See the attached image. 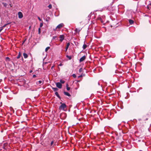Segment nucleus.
Listing matches in <instances>:
<instances>
[{
	"mask_svg": "<svg viewBox=\"0 0 151 151\" xmlns=\"http://www.w3.org/2000/svg\"><path fill=\"white\" fill-rule=\"evenodd\" d=\"M9 24V23H8V24H4V25L2 27V28H3V27H5L6 26V25H7V24Z\"/></svg>",
	"mask_w": 151,
	"mask_h": 151,
	"instance_id": "nucleus-24",
	"label": "nucleus"
},
{
	"mask_svg": "<svg viewBox=\"0 0 151 151\" xmlns=\"http://www.w3.org/2000/svg\"><path fill=\"white\" fill-rule=\"evenodd\" d=\"M37 18H38V19L39 20V21H41V20H42L41 19H40V18L39 17H38Z\"/></svg>",
	"mask_w": 151,
	"mask_h": 151,
	"instance_id": "nucleus-30",
	"label": "nucleus"
},
{
	"mask_svg": "<svg viewBox=\"0 0 151 151\" xmlns=\"http://www.w3.org/2000/svg\"><path fill=\"white\" fill-rule=\"evenodd\" d=\"M64 26V24L63 23H61L58 25L57 27V28L58 29H60Z\"/></svg>",
	"mask_w": 151,
	"mask_h": 151,
	"instance_id": "nucleus-3",
	"label": "nucleus"
},
{
	"mask_svg": "<svg viewBox=\"0 0 151 151\" xmlns=\"http://www.w3.org/2000/svg\"><path fill=\"white\" fill-rule=\"evenodd\" d=\"M63 93L64 95L67 96H71L70 94L68 92L64 91Z\"/></svg>",
	"mask_w": 151,
	"mask_h": 151,
	"instance_id": "nucleus-7",
	"label": "nucleus"
},
{
	"mask_svg": "<svg viewBox=\"0 0 151 151\" xmlns=\"http://www.w3.org/2000/svg\"><path fill=\"white\" fill-rule=\"evenodd\" d=\"M57 29H58V28H57V27L55 29H54V30L55 31H56L57 30Z\"/></svg>",
	"mask_w": 151,
	"mask_h": 151,
	"instance_id": "nucleus-31",
	"label": "nucleus"
},
{
	"mask_svg": "<svg viewBox=\"0 0 151 151\" xmlns=\"http://www.w3.org/2000/svg\"><path fill=\"white\" fill-rule=\"evenodd\" d=\"M129 22L130 23V24H133L134 22V21L133 20H131V19H129Z\"/></svg>",
	"mask_w": 151,
	"mask_h": 151,
	"instance_id": "nucleus-9",
	"label": "nucleus"
},
{
	"mask_svg": "<svg viewBox=\"0 0 151 151\" xmlns=\"http://www.w3.org/2000/svg\"><path fill=\"white\" fill-rule=\"evenodd\" d=\"M59 38H60V41L62 42L63 40L65 38V36L63 35H60Z\"/></svg>",
	"mask_w": 151,
	"mask_h": 151,
	"instance_id": "nucleus-4",
	"label": "nucleus"
},
{
	"mask_svg": "<svg viewBox=\"0 0 151 151\" xmlns=\"http://www.w3.org/2000/svg\"><path fill=\"white\" fill-rule=\"evenodd\" d=\"M3 4L4 6H5V7H6L7 5V4L6 3H3Z\"/></svg>",
	"mask_w": 151,
	"mask_h": 151,
	"instance_id": "nucleus-22",
	"label": "nucleus"
},
{
	"mask_svg": "<svg viewBox=\"0 0 151 151\" xmlns=\"http://www.w3.org/2000/svg\"><path fill=\"white\" fill-rule=\"evenodd\" d=\"M60 103L61 104L59 106V109L64 110V109L66 108V104L64 103H62L61 102H60Z\"/></svg>",
	"mask_w": 151,
	"mask_h": 151,
	"instance_id": "nucleus-1",
	"label": "nucleus"
},
{
	"mask_svg": "<svg viewBox=\"0 0 151 151\" xmlns=\"http://www.w3.org/2000/svg\"><path fill=\"white\" fill-rule=\"evenodd\" d=\"M60 83H65V81L61 79L60 80Z\"/></svg>",
	"mask_w": 151,
	"mask_h": 151,
	"instance_id": "nucleus-16",
	"label": "nucleus"
},
{
	"mask_svg": "<svg viewBox=\"0 0 151 151\" xmlns=\"http://www.w3.org/2000/svg\"><path fill=\"white\" fill-rule=\"evenodd\" d=\"M50 48V47H47L45 49V51L46 52H47L48 50Z\"/></svg>",
	"mask_w": 151,
	"mask_h": 151,
	"instance_id": "nucleus-17",
	"label": "nucleus"
},
{
	"mask_svg": "<svg viewBox=\"0 0 151 151\" xmlns=\"http://www.w3.org/2000/svg\"><path fill=\"white\" fill-rule=\"evenodd\" d=\"M32 70H31L30 71V73H32Z\"/></svg>",
	"mask_w": 151,
	"mask_h": 151,
	"instance_id": "nucleus-39",
	"label": "nucleus"
},
{
	"mask_svg": "<svg viewBox=\"0 0 151 151\" xmlns=\"http://www.w3.org/2000/svg\"><path fill=\"white\" fill-rule=\"evenodd\" d=\"M18 15L19 19H21L23 17V14L21 12H18Z\"/></svg>",
	"mask_w": 151,
	"mask_h": 151,
	"instance_id": "nucleus-2",
	"label": "nucleus"
},
{
	"mask_svg": "<svg viewBox=\"0 0 151 151\" xmlns=\"http://www.w3.org/2000/svg\"><path fill=\"white\" fill-rule=\"evenodd\" d=\"M81 76H79V77H81Z\"/></svg>",
	"mask_w": 151,
	"mask_h": 151,
	"instance_id": "nucleus-42",
	"label": "nucleus"
},
{
	"mask_svg": "<svg viewBox=\"0 0 151 151\" xmlns=\"http://www.w3.org/2000/svg\"><path fill=\"white\" fill-rule=\"evenodd\" d=\"M63 65L62 64V63H60L59 65V66H62V65Z\"/></svg>",
	"mask_w": 151,
	"mask_h": 151,
	"instance_id": "nucleus-35",
	"label": "nucleus"
},
{
	"mask_svg": "<svg viewBox=\"0 0 151 151\" xmlns=\"http://www.w3.org/2000/svg\"><path fill=\"white\" fill-rule=\"evenodd\" d=\"M81 70H82V68H80V69H79V72H81Z\"/></svg>",
	"mask_w": 151,
	"mask_h": 151,
	"instance_id": "nucleus-36",
	"label": "nucleus"
},
{
	"mask_svg": "<svg viewBox=\"0 0 151 151\" xmlns=\"http://www.w3.org/2000/svg\"><path fill=\"white\" fill-rule=\"evenodd\" d=\"M54 143V142L53 141H52L50 143V145L51 146H52Z\"/></svg>",
	"mask_w": 151,
	"mask_h": 151,
	"instance_id": "nucleus-29",
	"label": "nucleus"
},
{
	"mask_svg": "<svg viewBox=\"0 0 151 151\" xmlns=\"http://www.w3.org/2000/svg\"><path fill=\"white\" fill-rule=\"evenodd\" d=\"M52 89L54 91H57L58 90V89L57 88H52Z\"/></svg>",
	"mask_w": 151,
	"mask_h": 151,
	"instance_id": "nucleus-13",
	"label": "nucleus"
},
{
	"mask_svg": "<svg viewBox=\"0 0 151 151\" xmlns=\"http://www.w3.org/2000/svg\"><path fill=\"white\" fill-rule=\"evenodd\" d=\"M23 55L24 58H27L28 57V55L26 53H23Z\"/></svg>",
	"mask_w": 151,
	"mask_h": 151,
	"instance_id": "nucleus-8",
	"label": "nucleus"
},
{
	"mask_svg": "<svg viewBox=\"0 0 151 151\" xmlns=\"http://www.w3.org/2000/svg\"><path fill=\"white\" fill-rule=\"evenodd\" d=\"M56 86L59 88H62V85L60 83L58 82L56 83Z\"/></svg>",
	"mask_w": 151,
	"mask_h": 151,
	"instance_id": "nucleus-5",
	"label": "nucleus"
},
{
	"mask_svg": "<svg viewBox=\"0 0 151 151\" xmlns=\"http://www.w3.org/2000/svg\"><path fill=\"white\" fill-rule=\"evenodd\" d=\"M43 24L42 23H40V28H41V27L42 26H43Z\"/></svg>",
	"mask_w": 151,
	"mask_h": 151,
	"instance_id": "nucleus-23",
	"label": "nucleus"
},
{
	"mask_svg": "<svg viewBox=\"0 0 151 151\" xmlns=\"http://www.w3.org/2000/svg\"><path fill=\"white\" fill-rule=\"evenodd\" d=\"M87 47V45H86L85 44H84L83 45V49H86V48Z\"/></svg>",
	"mask_w": 151,
	"mask_h": 151,
	"instance_id": "nucleus-14",
	"label": "nucleus"
},
{
	"mask_svg": "<svg viewBox=\"0 0 151 151\" xmlns=\"http://www.w3.org/2000/svg\"><path fill=\"white\" fill-rule=\"evenodd\" d=\"M72 76L74 78H75L76 77V76L75 74H73Z\"/></svg>",
	"mask_w": 151,
	"mask_h": 151,
	"instance_id": "nucleus-28",
	"label": "nucleus"
},
{
	"mask_svg": "<svg viewBox=\"0 0 151 151\" xmlns=\"http://www.w3.org/2000/svg\"><path fill=\"white\" fill-rule=\"evenodd\" d=\"M66 57L68 58L70 60L71 59L72 57L71 56H68V55H66Z\"/></svg>",
	"mask_w": 151,
	"mask_h": 151,
	"instance_id": "nucleus-15",
	"label": "nucleus"
},
{
	"mask_svg": "<svg viewBox=\"0 0 151 151\" xmlns=\"http://www.w3.org/2000/svg\"><path fill=\"white\" fill-rule=\"evenodd\" d=\"M7 144H4V146H3V148L4 149H6V148L5 147V146L6 145H7Z\"/></svg>",
	"mask_w": 151,
	"mask_h": 151,
	"instance_id": "nucleus-19",
	"label": "nucleus"
},
{
	"mask_svg": "<svg viewBox=\"0 0 151 151\" xmlns=\"http://www.w3.org/2000/svg\"><path fill=\"white\" fill-rule=\"evenodd\" d=\"M86 57L85 56H83L79 60L80 62H81L84 61L86 59Z\"/></svg>",
	"mask_w": 151,
	"mask_h": 151,
	"instance_id": "nucleus-6",
	"label": "nucleus"
},
{
	"mask_svg": "<svg viewBox=\"0 0 151 151\" xmlns=\"http://www.w3.org/2000/svg\"><path fill=\"white\" fill-rule=\"evenodd\" d=\"M75 31L76 32H78V31L77 29V28H76V29H75Z\"/></svg>",
	"mask_w": 151,
	"mask_h": 151,
	"instance_id": "nucleus-32",
	"label": "nucleus"
},
{
	"mask_svg": "<svg viewBox=\"0 0 151 151\" xmlns=\"http://www.w3.org/2000/svg\"><path fill=\"white\" fill-rule=\"evenodd\" d=\"M20 56H21V54H20V52H19L17 56V58L19 59V58H20Z\"/></svg>",
	"mask_w": 151,
	"mask_h": 151,
	"instance_id": "nucleus-18",
	"label": "nucleus"
},
{
	"mask_svg": "<svg viewBox=\"0 0 151 151\" xmlns=\"http://www.w3.org/2000/svg\"><path fill=\"white\" fill-rule=\"evenodd\" d=\"M57 37V36H53V37H52V39L53 40L55 39V38H56Z\"/></svg>",
	"mask_w": 151,
	"mask_h": 151,
	"instance_id": "nucleus-27",
	"label": "nucleus"
},
{
	"mask_svg": "<svg viewBox=\"0 0 151 151\" xmlns=\"http://www.w3.org/2000/svg\"><path fill=\"white\" fill-rule=\"evenodd\" d=\"M3 29V28L1 27V28L0 29V32Z\"/></svg>",
	"mask_w": 151,
	"mask_h": 151,
	"instance_id": "nucleus-34",
	"label": "nucleus"
},
{
	"mask_svg": "<svg viewBox=\"0 0 151 151\" xmlns=\"http://www.w3.org/2000/svg\"><path fill=\"white\" fill-rule=\"evenodd\" d=\"M48 7H49L50 9H51L52 8V6L51 4L49 5L48 6Z\"/></svg>",
	"mask_w": 151,
	"mask_h": 151,
	"instance_id": "nucleus-21",
	"label": "nucleus"
},
{
	"mask_svg": "<svg viewBox=\"0 0 151 151\" xmlns=\"http://www.w3.org/2000/svg\"><path fill=\"white\" fill-rule=\"evenodd\" d=\"M66 87L67 90L69 91L70 89V88L68 87V84H66Z\"/></svg>",
	"mask_w": 151,
	"mask_h": 151,
	"instance_id": "nucleus-12",
	"label": "nucleus"
},
{
	"mask_svg": "<svg viewBox=\"0 0 151 151\" xmlns=\"http://www.w3.org/2000/svg\"><path fill=\"white\" fill-rule=\"evenodd\" d=\"M40 30H41V29L40 28H39V29H38V33L39 34H40Z\"/></svg>",
	"mask_w": 151,
	"mask_h": 151,
	"instance_id": "nucleus-25",
	"label": "nucleus"
},
{
	"mask_svg": "<svg viewBox=\"0 0 151 151\" xmlns=\"http://www.w3.org/2000/svg\"><path fill=\"white\" fill-rule=\"evenodd\" d=\"M36 75H34L33 76V78H35V77H36Z\"/></svg>",
	"mask_w": 151,
	"mask_h": 151,
	"instance_id": "nucleus-33",
	"label": "nucleus"
},
{
	"mask_svg": "<svg viewBox=\"0 0 151 151\" xmlns=\"http://www.w3.org/2000/svg\"><path fill=\"white\" fill-rule=\"evenodd\" d=\"M55 95L60 99V97L58 93L57 92H55Z\"/></svg>",
	"mask_w": 151,
	"mask_h": 151,
	"instance_id": "nucleus-10",
	"label": "nucleus"
},
{
	"mask_svg": "<svg viewBox=\"0 0 151 151\" xmlns=\"http://www.w3.org/2000/svg\"><path fill=\"white\" fill-rule=\"evenodd\" d=\"M6 60L8 61H10V59L9 57H7L6 58Z\"/></svg>",
	"mask_w": 151,
	"mask_h": 151,
	"instance_id": "nucleus-26",
	"label": "nucleus"
},
{
	"mask_svg": "<svg viewBox=\"0 0 151 151\" xmlns=\"http://www.w3.org/2000/svg\"><path fill=\"white\" fill-rule=\"evenodd\" d=\"M42 83V81H39L37 82V84H40L41 83Z\"/></svg>",
	"mask_w": 151,
	"mask_h": 151,
	"instance_id": "nucleus-20",
	"label": "nucleus"
},
{
	"mask_svg": "<svg viewBox=\"0 0 151 151\" xmlns=\"http://www.w3.org/2000/svg\"><path fill=\"white\" fill-rule=\"evenodd\" d=\"M54 67V66H52L51 67V69H53V68Z\"/></svg>",
	"mask_w": 151,
	"mask_h": 151,
	"instance_id": "nucleus-37",
	"label": "nucleus"
},
{
	"mask_svg": "<svg viewBox=\"0 0 151 151\" xmlns=\"http://www.w3.org/2000/svg\"><path fill=\"white\" fill-rule=\"evenodd\" d=\"M147 8L148 9H149V7H148V6H147Z\"/></svg>",
	"mask_w": 151,
	"mask_h": 151,
	"instance_id": "nucleus-41",
	"label": "nucleus"
},
{
	"mask_svg": "<svg viewBox=\"0 0 151 151\" xmlns=\"http://www.w3.org/2000/svg\"><path fill=\"white\" fill-rule=\"evenodd\" d=\"M150 6H151V2L149 4Z\"/></svg>",
	"mask_w": 151,
	"mask_h": 151,
	"instance_id": "nucleus-38",
	"label": "nucleus"
},
{
	"mask_svg": "<svg viewBox=\"0 0 151 151\" xmlns=\"http://www.w3.org/2000/svg\"><path fill=\"white\" fill-rule=\"evenodd\" d=\"M69 45H70V43H68L67 44L66 47V48H65V51H67V50L68 48V47L69 46Z\"/></svg>",
	"mask_w": 151,
	"mask_h": 151,
	"instance_id": "nucleus-11",
	"label": "nucleus"
},
{
	"mask_svg": "<svg viewBox=\"0 0 151 151\" xmlns=\"http://www.w3.org/2000/svg\"><path fill=\"white\" fill-rule=\"evenodd\" d=\"M80 31V30H79L78 31V32H79Z\"/></svg>",
	"mask_w": 151,
	"mask_h": 151,
	"instance_id": "nucleus-40",
	"label": "nucleus"
}]
</instances>
